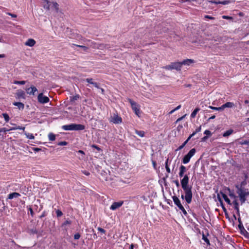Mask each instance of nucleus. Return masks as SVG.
<instances>
[{"instance_id":"f257e3e1","label":"nucleus","mask_w":249,"mask_h":249,"mask_svg":"<svg viewBox=\"0 0 249 249\" xmlns=\"http://www.w3.org/2000/svg\"><path fill=\"white\" fill-rule=\"evenodd\" d=\"M186 171V167L181 165L179 167V172L178 173L180 178L183 177V178L181 179L180 183L182 188L185 193V196L181 195V198L182 199H185L187 204H190L192 202L193 194L192 191V186H189V178L187 175L184 176V173Z\"/></svg>"},{"instance_id":"f03ea898","label":"nucleus","mask_w":249,"mask_h":249,"mask_svg":"<svg viewBox=\"0 0 249 249\" xmlns=\"http://www.w3.org/2000/svg\"><path fill=\"white\" fill-rule=\"evenodd\" d=\"M247 184V181L244 180L240 184L235 185V187L237 189L236 192L238 195L241 204L245 202L247 197L249 196V189L245 188V186Z\"/></svg>"},{"instance_id":"7ed1b4c3","label":"nucleus","mask_w":249,"mask_h":249,"mask_svg":"<svg viewBox=\"0 0 249 249\" xmlns=\"http://www.w3.org/2000/svg\"><path fill=\"white\" fill-rule=\"evenodd\" d=\"M62 128L64 130L80 131L84 130L85 126L81 124H71L62 125Z\"/></svg>"},{"instance_id":"20e7f679","label":"nucleus","mask_w":249,"mask_h":249,"mask_svg":"<svg viewBox=\"0 0 249 249\" xmlns=\"http://www.w3.org/2000/svg\"><path fill=\"white\" fill-rule=\"evenodd\" d=\"M127 100L129 103L130 104L131 108L134 112L135 114L137 116L140 117L141 115L140 105L130 98H128Z\"/></svg>"},{"instance_id":"39448f33","label":"nucleus","mask_w":249,"mask_h":249,"mask_svg":"<svg viewBox=\"0 0 249 249\" xmlns=\"http://www.w3.org/2000/svg\"><path fill=\"white\" fill-rule=\"evenodd\" d=\"M172 199L175 204L178 207V209L180 210L185 215H186L187 213L181 203L179 198L177 196H172Z\"/></svg>"},{"instance_id":"423d86ee","label":"nucleus","mask_w":249,"mask_h":249,"mask_svg":"<svg viewBox=\"0 0 249 249\" xmlns=\"http://www.w3.org/2000/svg\"><path fill=\"white\" fill-rule=\"evenodd\" d=\"M163 68L166 70H176L178 71L181 70V67L180 62H172L170 65L163 67Z\"/></svg>"},{"instance_id":"0eeeda50","label":"nucleus","mask_w":249,"mask_h":249,"mask_svg":"<svg viewBox=\"0 0 249 249\" xmlns=\"http://www.w3.org/2000/svg\"><path fill=\"white\" fill-rule=\"evenodd\" d=\"M196 152V150L195 148L191 149L188 154L185 155L182 159V162L184 164L188 163L190 161V159L195 155Z\"/></svg>"},{"instance_id":"6e6552de","label":"nucleus","mask_w":249,"mask_h":249,"mask_svg":"<svg viewBox=\"0 0 249 249\" xmlns=\"http://www.w3.org/2000/svg\"><path fill=\"white\" fill-rule=\"evenodd\" d=\"M37 100L40 104H46L50 101L49 98L47 96H44L42 93H40L38 95Z\"/></svg>"},{"instance_id":"1a4fd4ad","label":"nucleus","mask_w":249,"mask_h":249,"mask_svg":"<svg viewBox=\"0 0 249 249\" xmlns=\"http://www.w3.org/2000/svg\"><path fill=\"white\" fill-rule=\"evenodd\" d=\"M110 122L115 124H121L122 122V119L117 113H114L111 117Z\"/></svg>"},{"instance_id":"9d476101","label":"nucleus","mask_w":249,"mask_h":249,"mask_svg":"<svg viewBox=\"0 0 249 249\" xmlns=\"http://www.w3.org/2000/svg\"><path fill=\"white\" fill-rule=\"evenodd\" d=\"M124 201L123 200L118 202H114L110 207V209L112 211H115L120 208L124 204Z\"/></svg>"},{"instance_id":"9b49d317","label":"nucleus","mask_w":249,"mask_h":249,"mask_svg":"<svg viewBox=\"0 0 249 249\" xmlns=\"http://www.w3.org/2000/svg\"><path fill=\"white\" fill-rule=\"evenodd\" d=\"M238 228L240 231V233L246 238L249 239V233L245 230L243 225H238Z\"/></svg>"},{"instance_id":"f8f14e48","label":"nucleus","mask_w":249,"mask_h":249,"mask_svg":"<svg viewBox=\"0 0 249 249\" xmlns=\"http://www.w3.org/2000/svg\"><path fill=\"white\" fill-rule=\"evenodd\" d=\"M26 90L28 94L34 95L35 92H36L37 90V89L36 87H35L34 86H32L30 88L26 89Z\"/></svg>"},{"instance_id":"ddd939ff","label":"nucleus","mask_w":249,"mask_h":249,"mask_svg":"<svg viewBox=\"0 0 249 249\" xmlns=\"http://www.w3.org/2000/svg\"><path fill=\"white\" fill-rule=\"evenodd\" d=\"M194 63V60L191 59H186L183 60L182 62H180L181 64V67H182V65H188L189 66L192 63Z\"/></svg>"},{"instance_id":"4468645a","label":"nucleus","mask_w":249,"mask_h":249,"mask_svg":"<svg viewBox=\"0 0 249 249\" xmlns=\"http://www.w3.org/2000/svg\"><path fill=\"white\" fill-rule=\"evenodd\" d=\"M20 196V194L19 193H17V192H14V193H10L8 195L7 199H12L14 198H17Z\"/></svg>"},{"instance_id":"2eb2a0df","label":"nucleus","mask_w":249,"mask_h":249,"mask_svg":"<svg viewBox=\"0 0 249 249\" xmlns=\"http://www.w3.org/2000/svg\"><path fill=\"white\" fill-rule=\"evenodd\" d=\"M208 2L211 3H214L215 4H222L223 5L227 4L229 3V1H221L219 0H209Z\"/></svg>"},{"instance_id":"dca6fc26","label":"nucleus","mask_w":249,"mask_h":249,"mask_svg":"<svg viewBox=\"0 0 249 249\" xmlns=\"http://www.w3.org/2000/svg\"><path fill=\"white\" fill-rule=\"evenodd\" d=\"M36 44V41L32 38H30L25 42V45L28 46L33 47Z\"/></svg>"},{"instance_id":"f3484780","label":"nucleus","mask_w":249,"mask_h":249,"mask_svg":"<svg viewBox=\"0 0 249 249\" xmlns=\"http://www.w3.org/2000/svg\"><path fill=\"white\" fill-rule=\"evenodd\" d=\"M217 196V199H218V201H219V202L220 203V205H221V206L223 211L225 213H226L227 212V209H226V208L224 206V205L223 204V201H222L221 198L220 197L219 194H218Z\"/></svg>"},{"instance_id":"a211bd4d","label":"nucleus","mask_w":249,"mask_h":249,"mask_svg":"<svg viewBox=\"0 0 249 249\" xmlns=\"http://www.w3.org/2000/svg\"><path fill=\"white\" fill-rule=\"evenodd\" d=\"M232 204L234 206V209L236 211L237 213L239 215V204L237 201V200L235 199L232 202Z\"/></svg>"},{"instance_id":"6ab92c4d","label":"nucleus","mask_w":249,"mask_h":249,"mask_svg":"<svg viewBox=\"0 0 249 249\" xmlns=\"http://www.w3.org/2000/svg\"><path fill=\"white\" fill-rule=\"evenodd\" d=\"M13 105L17 106L19 109H23L24 108V105L21 102H14Z\"/></svg>"},{"instance_id":"aec40b11","label":"nucleus","mask_w":249,"mask_h":249,"mask_svg":"<svg viewBox=\"0 0 249 249\" xmlns=\"http://www.w3.org/2000/svg\"><path fill=\"white\" fill-rule=\"evenodd\" d=\"M220 193L221 194L223 198L225 200V201L229 205H231V200L227 196L223 193L222 192L220 191Z\"/></svg>"},{"instance_id":"412c9836","label":"nucleus","mask_w":249,"mask_h":249,"mask_svg":"<svg viewBox=\"0 0 249 249\" xmlns=\"http://www.w3.org/2000/svg\"><path fill=\"white\" fill-rule=\"evenodd\" d=\"M17 96L18 98H23L25 99V92L24 91L20 90H18V92L17 93Z\"/></svg>"},{"instance_id":"4be33fe9","label":"nucleus","mask_w":249,"mask_h":249,"mask_svg":"<svg viewBox=\"0 0 249 249\" xmlns=\"http://www.w3.org/2000/svg\"><path fill=\"white\" fill-rule=\"evenodd\" d=\"M233 132V130L232 129H229L226 131L224 132L223 134V136L224 137H227Z\"/></svg>"},{"instance_id":"5701e85b","label":"nucleus","mask_w":249,"mask_h":249,"mask_svg":"<svg viewBox=\"0 0 249 249\" xmlns=\"http://www.w3.org/2000/svg\"><path fill=\"white\" fill-rule=\"evenodd\" d=\"M52 7L53 8L55 12L57 13L59 10V5L56 2H52Z\"/></svg>"},{"instance_id":"b1692460","label":"nucleus","mask_w":249,"mask_h":249,"mask_svg":"<svg viewBox=\"0 0 249 249\" xmlns=\"http://www.w3.org/2000/svg\"><path fill=\"white\" fill-rule=\"evenodd\" d=\"M234 106V104L232 102H228L226 103L225 104H223V107L225 108L226 107H230L231 108L233 107Z\"/></svg>"},{"instance_id":"393cba45","label":"nucleus","mask_w":249,"mask_h":249,"mask_svg":"<svg viewBox=\"0 0 249 249\" xmlns=\"http://www.w3.org/2000/svg\"><path fill=\"white\" fill-rule=\"evenodd\" d=\"M14 125H16V127H12L10 130H15L17 129L24 130L25 127L22 126H17L16 124H12Z\"/></svg>"},{"instance_id":"a878e982","label":"nucleus","mask_w":249,"mask_h":249,"mask_svg":"<svg viewBox=\"0 0 249 249\" xmlns=\"http://www.w3.org/2000/svg\"><path fill=\"white\" fill-rule=\"evenodd\" d=\"M200 110V108L198 107H196L195 109V110L192 112L191 114V117L192 118H195L197 114V113Z\"/></svg>"},{"instance_id":"bb28decb","label":"nucleus","mask_w":249,"mask_h":249,"mask_svg":"<svg viewBox=\"0 0 249 249\" xmlns=\"http://www.w3.org/2000/svg\"><path fill=\"white\" fill-rule=\"evenodd\" d=\"M80 98V95L79 94H76L74 96L70 97V101L71 102H74L75 101L77 100Z\"/></svg>"},{"instance_id":"cd10ccee","label":"nucleus","mask_w":249,"mask_h":249,"mask_svg":"<svg viewBox=\"0 0 249 249\" xmlns=\"http://www.w3.org/2000/svg\"><path fill=\"white\" fill-rule=\"evenodd\" d=\"M48 138L49 141H53L55 140V135L53 133H50L48 134Z\"/></svg>"},{"instance_id":"c85d7f7f","label":"nucleus","mask_w":249,"mask_h":249,"mask_svg":"<svg viewBox=\"0 0 249 249\" xmlns=\"http://www.w3.org/2000/svg\"><path fill=\"white\" fill-rule=\"evenodd\" d=\"M202 239L207 243L208 245H210L209 240L204 233H202Z\"/></svg>"},{"instance_id":"c756f323","label":"nucleus","mask_w":249,"mask_h":249,"mask_svg":"<svg viewBox=\"0 0 249 249\" xmlns=\"http://www.w3.org/2000/svg\"><path fill=\"white\" fill-rule=\"evenodd\" d=\"M136 133L140 137H143L144 136V135H145V132L143 131H141V130H136Z\"/></svg>"},{"instance_id":"7c9ffc66","label":"nucleus","mask_w":249,"mask_h":249,"mask_svg":"<svg viewBox=\"0 0 249 249\" xmlns=\"http://www.w3.org/2000/svg\"><path fill=\"white\" fill-rule=\"evenodd\" d=\"M2 115L3 116L6 122H9V121L10 120V117L7 113H2Z\"/></svg>"},{"instance_id":"2f4dec72","label":"nucleus","mask_w":249,"mask_h":249,"mask_svg":"<svg viewBox=\"0 0 249 249\" xmlns=\"http://www.w3.org/2000/svg\"><path fill=\"white\" fill-rule=\"evenodd\" d=\"M56 216L57 217H60L63 215V213L60 210H57L55 211Z\"/></svg>"},{"instance_id":"473e14b6","label":"nucleus","mask_w":249,"mask_h":249,"mask_svg":"<svg viewBox=\"0 0 249 249\" xmlns=\"http://www.w3.org/2000/svg\"><path fill=\"white\" fill-rule=\"evenodd\" d=\"M26 82L25 81H14L13 83L18 85H24Z\"/></svg>"},{"instance_id":"72a5a7b5","label":"nucleus","mask_w":249,"mask_h":249,"mask_svg":"<svg viewBox=\"0 0 249 249\" xmlns=\"http://www.w3.org/2000/svg\"><path fill=\"white\" fill-rule=\"evenodd\" d=\"M239 144L241 145L247 144L249 145V141L243 140L239 142Z\"/></svg>"},{"instance_id":"f704fd0d","label":"nucleus","mask_w":249,"mask_h":249,"mask_svg":"<svg viewBox=\"0 0 249 249\" xmlns=\"http://www.w3.org/2000/svg\"><path fill=\"white\" fill-rule=\"evenodd\" d=\"M25 134L26 135L27 138H28L29 139L32 140V139H34V138H35L34 136L32 133H28V134L26 133Z\"/></svg>"},{"instance_id":"c9c22d12","label":"nucleus","mask_w":249,"mask_h":249,"mask_svg":"<svg viewBox=\"0 0 249 249\" xmlns=\"http://www.w3.org/2000/svg\"><path fill=\"white\" fill-rule=\"evenodd\" d=\"M85 81L89 84H93V79L91 78H88L85 79Z\"/></svg>"},{"instance_id":"e433bc0d","label":"nucleus","mask_w":249,"mask_h":249,"mask_svg":"<svg viewBox=\"0 0 249 249\" xmlns=\"http://www.w3.org/2000/svg\"><path fill=\"white\" fill-rule=\"evenodd\" d=\"M201 130V126H199V127H198L196 129V130L193 133V134H194V135L196 134L197 133H198L199 132H200Z\"/></svg>"},{"instance_id":"4c0bfd02","label":"nucleus","mask_w":249,"mask_h":249,"mask_svg":"<svg viewBox=\"0 0 249 249\" xmlns=\"http://www.w3.org/2000/svg\"><path fill=\"white\" fill-rule=\"evenodd\" d=\"M68 142L66 141L60 142L57 143L58 145L64 146L67 145Z\"/></svg>"},{"instance_id":"58836bf2","label":"nucleus","mask_w":249,"mask_h":249,"mask_svg":"<svg viewBox=\"0 0 249 249\" xmlns=\"http://www.w3.org/2000/svg\"><path fill=\"white\" fill-rule=\"evenodd\" d=\"M186 142H184L181 145H180L178 148V149H177V150H180L181 149H182L185 146V145L186 144Z\"/></svg>"},{"instance_id":"ea45409f","label":"nucleus","mask_w":249,"mask_h":249,"mask_svg":"<svg viewBox=\"0 0 249 249\" xmlns=\"http://www.w3.org/2000/svg\"><path fill=\"white\" fill-rule=\"evenodd\" d=\"M81 237V235L79 233H76L74 235V239L75 240L79 239Z\"/></svg>"},{"instance_id":"a19ab883","label":"nucleus","mask_w":249,"mask_h":249,"mask_svg":"<svg viewBox=\"0 0 249 249\" xmlns=\"http://www.w3.org/2000/svg\"><path fill=\"white\" fill-rule=\"evenodd\" d=\"M28 211L30 212V214L32 217L34 216V213L33 210V209L30 206L29 208H28Z\"/></svg>"},{"instance_id":"79ce46f5","label":"nucleus","mask_w":249,"mask_h":249,"mask_svg":"<svg viewBox=\"0 0 249 249\" xmlns=\"http://www.w3.org/2000/svg\"><path fill=\"white\" fill-rule=\"evenodd\" d=\"M6 14L9 16H10L12 18H16L17 17V15L16 14H12V13H9V12H7V13H6Z\"/></svg>"},{"instance_id":"37998d69","label":"nucleus","mask_w":249,"mask_h":249,"mask_svg":"<svg viewBox=\"0 0 249 249\" xmlns=\"http://www.w3.org/2000/svg\"><path fill=\"white\" fill-rule=\"evenodd\" d=\"M222 18L224 19H231L232 18L231 17H229L227 16H222Z\"/></svg>"},{"instance_id":"c03bdc74","label":"nucleus","mask_w":249,"mask_h":249,"mask_svg":"<svg viewBox=\"0 0 249 249\" xmlns=\"http://www.w3.org/2000/svg\"><path fill=\"white\" fill-rule=\"evenodd\" d=\"M204 134L208 136H211L212 135L211 132L209 130H206L204 131Z\"/></svg>"},{"instance_id":"a18cd8bd","label":"nucleus","mask_w":249,"mask_h":249,"mask_svg":"<svg viewBox=\"0 0 249 249\" xmlns=\"http://www.w3.org/2000/svg\"><path fill=\"white\" fill-rule=\"evenodd\" d=\"M98 231H100L102 233H106V230L104 229L99 227L98 228Z\"/></svg>"},{"instance_id":"49530a36","label":"nucleus","mask_w":249,"mask_h":249,"mask_svg":"<svg viewBox=\"0 0 249 249\" xmlns=\"http://www.w3.org/2000/svg\"><path fill=\"white\" fill-rule=\"evenodd\" d=\"M204 18H208V19H214V18H215L214 17H211V16H209V15H205Z\"/></svg>"},{"instance_id":"de8ad7c7","label":"nucleus","mask_w":249,"mask_h":249,"mask_svg":"<svg viewBox=\"0 0 249 249\" xmlns=\"http://www.w3.org/2000/svg\"><path fill=\"white\" fill-rule=\"evenodd\" d=\"M73 45H75L77 47H80V48H85V51H87L88 49V48L86 46H83V45H75V44H72Z\"/></svg>"},{"instance_id":"09e8293b","label":"nucleus","mask_w":249,"mask_h":249,"mask_svg":"<svg viewBox=\"0 0 249 249\" xmlns=\"http://www.w3.org/2000/svg\"><path fill=\"white\" fill-rule=\"evenodd\" d=\"M71 224V221L70 220H67L63 223V225H70Z\"/></svg>"},{"instance_id":"8fccbe9b","label":"nucleus","mask_w":249,"mask_h":249,"mask_svg":"<svg viewBox=\"0 0 249 249\" xmlns=\"http://www.w3.org/2000/svg\"><path fill=\"white\" fill-rule=\"evenodd\" d=\"M194 136V134H191L189 137L187 138V139L185 141L186 142V143L188 142V141L191 139V138Z\"/></svg>"},{"instance_id":"3c124183","label":"nucleus","mask_w":249,"mask_h":249,"mask_svg":"<svg viewBox=\"0 0 249 249\" xmlns=\"http://www.w3.org/2000/svg\"><path fill=\"white\" fill-rule=\"evenodd\" d=\"M92 147L93 148H94L96 149L98 151H100L101 150V148L98 145H95V144H93L92 145Z\"/></svg>"},{"instance_id":"603ef678","label":"nucleus","mask_w":249,"mask_h":249,"mask_svg":"<svg viewBox=\"0 0 249 249\" xmlns=\"http://www.w3.org/2000/svg\"><path fill=\"white\" fill-rule=\"evenodd\" d=\"M92 85H93L95 88L97 89H100L99 84L98 83L96 82H93V84H92Z\"/></svg>"},{"instance_id":"864d4df0","label":"nucleus","mask_w":249,"mask_h":249,"mask_svg":"<svg viewBox=\"0 0 249 249\" xmlns=\"http://www.w3.org/2000/svg\"><path fill=\"white\" fill-rule=\"evenodd\" d=\"M239 215L240 216V214ZM238 221L239 222L238 225H243L240 216L238 218Z\"/></svg>"},{"instance_id":"5fc2aeb1","label":"nucleus","mask_w":249,"mask_h":249,"mask_svg":"<svg viewBox=\"0 0 249 249\" xmlns=\"http://www.w3.org/2000/svg\"><path fill=\"white\" fill-rule=\"evenodd\" d=\"M224 108H225V107H223V105H222L220 107H217L218 111L223 110Z\"/></svg>"},{"instance_id":"6e6d98bb","label":"nucleus","mask_w":249,"mask_h":249,"mask_svg":"<svg viewBox=\"0 0 249 249\" xmlns=\"http://www.w3.org/2000/svg\"><path fill=\"white\" fill-rule=\"evenodd\" d=\"M229 196H230L231 197V198H233L234 199H235V198L237 197L233 193H230L229 194Z\"/></svg>"},{"instance_id":"4d7b16f0","label":"nucleus","mask_w":249,"mask_h":249,"mask_svg":"<svg viewBox=\"0 0 249 249\" xmlns=\"http://www.w3.org/2000/svg\"><path fill=\"white\" fill-rule=\"evenodd\" d=\"M82 173L86 176H89L90 175L89 172L86 170L83 171Z\"/></svg>"},{"instance_id":"13d9d810","label":"nucleus","mask_w":249,"mask_h":249,"mask_svg":"<svg viewBox=\"0 0 249 249\" xmlns=\"http://www.w3.org/2000/svg\"><path fill=\"white\" fill-rule=\"evenodd\" d=\"M209 107L214 110H218L217 107H214L212 106H209Z\"/></svg>"},{"instance_id":"bf43d9fd","label":"nucleus","mask_w":249,"mask_h":249,"mask_svg":"<svg viewBox=\"0 0 249 249\" xmlns=\"http://www.w3.org/2000/svg\"><path fill=\"white\" fill-rule=\"evenodd\" d=\"M174 182L175 183L177 187H178L179 186V183L178 180H174Z\"/></svg>"},{"instance_id":"052dcab7","label":"nucleus","mask_w":249,"mask_h":249,"mask_svg":"<svg viewBox=\"0 0 249 249\" xmlns=\"http://www.w3.org/2000/svg\"><path fill=\"white\" fill-rule=\"evenodd\" d=\"M165 168H166V172L168 173H171V170H170V169L169 168V166L165 167Z\"/></svg>"},{"instance_id":"680f3d73","label":"nucleus","mask_w":249,"mask_h":249,"mask_svg":"<svg viewBox=\"0 0 249 249\" xmlns=\"http://www.w3.org/2000/svg\"><path fill=\"white\" fill-rule=\"evenodd\" d=\"M169 159L168 158L166 160V161H165V167H167V166H169Z\"/></svg>"},{"instance_id":"e2e57ef3","label":"nucleus","mask_w":249,"mask_h":249,"mask_svg":"<svg viewBox=\"0 0 249 249\" xmlns=\"http://www.w3.org/2000/svg\"><path fill=\"white\" fill-rule=\"evenodd\" d=\"M46 215V213H45V212H43L42 213V214L39 216V218H42L44 217H45Z\"/></svg>"},{"instance_id":"0e129e2a","label":"nucleus","mask_w":249,"mask_h":249,"mask_svg":"<svg viewBox=\"0 0 249 249\" xmlns=\"http://www.w3.org/2000/svg\"><path fill=\"white\" fill-rule=\"evenodd\" d=\"M244 174V180H247V179H248V174H247V173H245Z\"/></svg>"},{"instance_id":"69168bd1","label":"nucleus","mask_w":249,"mask_h":249,"mask_svg":"<svg viewBox=\"0 0 249 249\" xmlns=\"http://www.w3.org/2000/svg\"><path fill=\"white\" fill-rule=\"evenodd\" d=\"M181 107V106L180 105H178V107H177L176 108H175V110H176V111L179 109Z\"/></svg>"},{"instance_id":"338daca9","label":"nucleus","mask_w":249,"mask_h":249,"mask_svg":"<svg viewBox=\"0 0 249 249\" xmlns=\"http://www.w3.org/2000/svg\"><path fill=\"white\" fill-rule=\"evenodd\" d=\"M77 152L81 154L83 156L85 155V153L82 150H80Z\"/></svg>"},{"instance_id":"774afa93","label":"nucleus","mask_w":249,"mask_h":249,"mask_svg":"<svg viewBox=\"0 0 249 249\" xmlns=\"http://www.w3.org/2000/svg\"><path fill=\"white\" fill-rule=\"evenodd\" d=\"M175 111H176V110H175V108L173 110H172L171 111H170L169 113H168V114L169 115H171L172 114H173Z\"/></svg>"}]
</instances>
